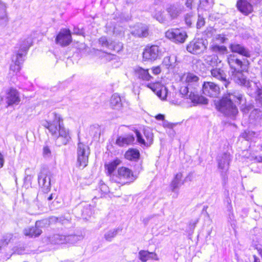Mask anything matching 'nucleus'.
<instances>
[{
  "label": "nucleus",
  "instance_id": "f257e3e1",
  "mask_svg": "<svg viewBox=\"0 0 262 262\" xmlns=\"http://www.w3.org/2000/svg\"><path fill=\"white\" fill-rule=\"evenodd\" d=\"M51 119L42 121L41 125L49 130L57 146L66 145L72 138L69 128L64 126L62 116L58 113H51Z\"/></svg>",
  "mask_w": 262,
  "mask_h": 262
},
{
  "label": "nucleus",
  "instance_id": "f03ea898",
  "mask_svg": "<svg viewBox=\"0 0 262 262\" xmlns=\"http://www.w3.org/2000/svg\"><path fill=\"white\" fill-rule=\"evenodd\" d=\"M231 76L235 82L245 85L247 77L245 73H248L250 62L247 59H241L234 54H229L226 58Z\"/></svg>",
  "mask_w": 262,
  "mask_h": 262
},
{
  "label": "nucleus",
  "instance_id": "7ed1b4c3",
  "mask_svg": "<svg viewBox=\"0 0 262 262\" xmlns=\"http://www.w3.org/2000/svg\"><path fill=\"white\" fill-rule=\"evenodd\" d=\"M242 96L235 93H227L214 102L216 109L226 116H235L238 113L235 104H240Z\"/></svg>",
  "mask_w": 262,
  "mask_h": 262
},
{
  "label": "nucleus",
  "instance_id": "20e7f679",
  "mask_svg": "<svg viewBox=\"0 0 262 262\" xmlns=\"http://www.w3.org/2000/svg\"><path fill=\"white\" fill-rule=\"evenodd\" d=\"M115 149L113 143H110L107 146V150L104 154L103 161L104 162V167L106 175L110 178V180L114 182L115 177Z\"/></svg>",
  "mask_w": 262,
  "mask_h": 262
},
{
  "label": "nucleus",
  "instance_id": "39448f33",
  "mask_svg": "<svg viewBox=\"0 0 262 262\" xmlns=\"http://www.w3.org/2000/svg\"><path fill=\"white\" fill-rule=\"evenodd\" d=\"M210 51L212 54L206 55L204 57V61L210 66H215L222 63V60L220 59L217 55H225L228 53L227 47L224 45H219L213 44L209 47Z\"/></svg>",
  "mask_w": 262,
  "mask_h": 262
},
{
  "label": "nucleus",
  "instance_id": "423d86ee",
  "mask_svg": "<svg viewBox=\"0 0 262 262\" xmlns=\"http://www.w3.org/2000/svg\"><path fill=\"white\" fill-rule=\"evenodd\" d=\"M98 43L103 48L99 50L102 53L100 57L109 61L115 58V54L112 53L115 51L114 41L105 36H102L98 39Z\"/></svg>",
  "mask_w": 262,
  "mask_h": 262
},
{
  "label": "nucleus",
  "instance_id": "0eeeda50",
  "mask_svg": "<svg viewBox=\"0 0 262 262\" xmlns=\"http://www.w3.org/2000/svg\"><path fill=\"white\" fill-rule=\"evenodd\" d=\"M182 79H184V82L186 84V86H182L180 89V93L184 97L187 98L189 90L200 88V78L193 73L188 72L184 74Z\"/></svg>",
  "mask_w": 262,
  "mask_h": 262
},
{
  "label": "nucleus",
  "instance_id": "6e6552de",
  "mask_svg": "<svg viewBox=\"0 0 262 262\" xmlns=\"http://www.w3.org/2000/svg\"><path fill=\"white\" fill-rule=\"evenodd\" d=\"M90 155L89 146L81 142L77 144L76 167L83 169L87 166Z\"/></svg>",
  "mask_w": 262,
  "mask_h": 262
},
{
  "label": "nucleus",
  "instance_id": "1a4fd4ad",
  "mask_svg": "<svg viewBox=\"0 0 262 262\" xmlns=\"http://www.w3.org/2000/svg\"><path fill=\"white\" fill-rule=\"evenodd\" d=\"M165 36L173 42L178 44L183 43L188 38L186 31L182 27L168 29L165 32Z\"/></svg>",
  "mask_w": 262,
  "mask_h": 262
},
{
  "label": "nucleus",
  "instance_id": "9d476101",
  "mask_svg": "<svg viewBox=\"0 0 262 262\" xmlns=\"http://www.w3.org/2000/svg\"><path fill=\"white\" fill-rule=\"evenodd\" d=\"M116 177V182L122 185L132 182L136 179L132 170L124 166L118 169Z\"/></svg>",
  "mask_w": 262,
  "mask_h": 262
},
{
  "label": "nucleus",
  "instance_id": "9b49d317",
  "mask_svg": "<svg viewBox=\"0 0 262 262\" xmlns=\"http://www.w3.org/2000/svg\"><path fill=\"white\" fill-rule=\"evenodd\" d=\"M72 31L68 28H62L57 33L55 38L56 45L61 47H66L72 42Z\"/></svg>",
  "mask_w": 262,
  "mask_h": 262
},
{
  "label": "nucleus",
  "instance_id": "f8f14e48",
  "mask_svg": "<svg viewBox=\"0 0 262 262\" xmlns=\"http://www.w3.org/2000/svg\"><path fill=\"white\" fill-rule=\"evenodd\" d=\"M161 53L160 47L156 45H147L143 49L142 58L143 61H153L158 59Z\"/></svg>",
  "mask_w": 262,
  "mask_h": 262
},
{
  "label": "nucleus",
  "instance_id": "ddd939ff",
  "mask_svg": "<svg viewBox=\"0 0 262 262\" xmlns=\"http://www.w3.org/2000/svg\"><path fill=\"white\" fill-rule=\"evenodd\" d=\"M77 217L88 220L93 213L92 206L85 202L77 204L73 209Z\"/></svg>",
  "mask_w": 262,
  "mask_h": 262
},
{
  "label": "nucleus",
  "instance_id": "4468645a",
  "mask_svg": "<svg viewBox=\"0 0 262 262\" xmlns=\"http://www.w3.org/2000/svg\"><path fill=\"white\" fill-rule=\"evenodd\" d=\"M135 133L137 140L141 146L148 147L153 144L154 134L149 128H144L143 135L137 129L135 130Z\"/></svg>",
  "mask_w": 262,
  "mask_h": 262
},
{
  "label": "nucleus",
  "instance_id": "2eb2a0df",
  "mask_svg": "<svg viewBox=\"0 0 262 262\" xmlns=\"http://www.w3.org/2000/svg\"><path fill=\"white\" fill-rule=\"evenodd\" d=\"M21 99L19 91L13 87L9 88L6 92V107L13 108L19 104Z\"/></svg>",
  "mask_w": 262,
  "mask_h": 262
},
{
  "label": "nucleus",
  "instance_id": "dca6fc26",
  "mask_svg": "<svg viewBox=\"0 0 262 262\" xmlns=\"http://www.w3.org/2000/svg\"><path fill=\"white\" fill-rule=\"evenodd\" d=\"M202 91L206 96L216 98L220 94V88L213 82L204 81L202 84Z\"/></svg>",
  "mask_w": 262,
  "mask_h": 262
},
{
  "label": "nucleus",
  "instance_id": "f3484780",
  "mask_svg": "<svg viewBox=\"0 0 262 262\" xmlns=\"http://www.w3.org/2000/svg\"><path fill=\"white\" fill-rule=\"evenodd\" d=\"M146 86L150 89L156 95L162 100H164L167 97V90L164 84L160 81L148 83Z\"/></svg>",
  "mask_w": 262,
  "mask_h": 262
},
{
  "label": "nucleus",
  "instance_id": "a211bd4d",
  "mask_svg": "<svg viewBox=\"0 0 262 262\" xmlns=\"http://www.w3.org/2000/svg\"><path fill=\"white\" fill-rule=\"evenodd\" d=\"M134 74L138 81L142 84H146L152 78L148 69L138 67L134 70Z\"/></svg>",
  "mask_w": 262,
  "mask_h": 262
},
{
  "label": "nucleus",
  "instance_id": "6ab92c4d",
  "mask_svg": "<svg viewBox=\"0 0 262 262\" xmlns=\"http://www.w3.org/2000/svg\"><path fill=\"white\" fill-rule=\"evenodd\" d=\"M235 6L237 10L245 16H248L254 11L253 6L248 0H237Z\"/></svg>",
  "mask_w": 262,
  "mask_h": 262
},
{
  "label": "nucleus",
  "instance_id": "aec40b11",
  "mask_svg": "<svg viewBox=\"0 0 262 262\" xmlns=\"http://www.w3.org/2000/svg\"><path fill=\"white\" fill-rule=\"evenodd\" d=\"M53 176H54L53 173L49 170L46 165H43L41 167L37 176L38 185L41 189L46 187L45 183L47 182L49 177H52Z\"/></svg>",
  "mask_w": 262,
  "mask_h": 262
},
{
  "label": "nucleus",
  "instance_id": "412c9836",
  "mask_svg": "<svg viewBox=\"0 0 262 262\" xmlns=\"http://www.w3.org/2000/svg\"><path fill=\"white\" fill-rule=\"evenodd\" d=\"M43 225V221H37L36 222L34 226L25 228L24 230V233L26 236L29 237H38L42 232L40 227Z\"/></svg>",
  "mask_w": 262,
  "mask_h": 262
},
{
  "label": "nucleus",
  "instance_id": "4be33fe9",
  "mask_svg": "<svg viewBox=\"0 0 262 262\" xmlns=\"http://www.w3.org/2000/svg\"><path fill=\"white\" fill-rule=\"evenodd\" d=\"M24 56L25 55L23 53L19 51L16 52V56H13L12 57V61L13 63L11 64L10 66V70L11 71H12L16 74L20 72L21 69V65L25 60L24 59Z\"/></svg>",
  "mask_w": 262,
  "mask_h": 262
},
{
  "label": "nucleus",
  "instance_id": "5701e85b",
  "mask_svg": "<svg viewBox=\"0 0 262 262\" xmlns=\"http://www.w3.org/2000/svg\"><path fill=\"white\" fill-rule=\"evenodd\" d=\"M229 48L232 53L238 54L246 58H250L251 54L250 51L243 45L237 43H232Z\"/></svg>",
  "mask_w": 262,
  "mask_h": 262
},
{
  "label": "nucleus",
  "instance_id": "b1692460",
  "mask_svg": "<svg viewBox=\"0 0 262 262\" xmlns=\"http://www.w3.org/2000/svg\"><path fill=\"white\" fill-rule=\"evenodd\" d=\"M198 89L189 90L188 98L194 105L207 104L208 103V99L203 96L199 95L198 93Z\"/></svg>",
  "mask_w": 262,
  "mask_h": 262
},
{
  "label": "nucleus",
  "instance_id": "393cba45",
  "mask_svg": "<svg viewBox=\"0 0 262 262\" xmlns=\"http://www.w3.org/2000/svg\"><path fill=\"white\" fill-rule=\"evenodd\" d=\"M132 34L139 38H146L150 34L149 28L145 24H140L134 28Z\"/></svg>",
  "mask_w": 262,
  "mask_h": 262
},
{
  "label": "nucleus",
  "instance_id": "a878e982",
  "mask_svg": "<svg viewBox=\"0 0 262 262\" xmlns=\"http://www.w3.org/2000/svg\"><path fill=\"white\" fill-rule=\"evenodd\" d=\"M211 76L220 81L225 82V86L227 88L229 82L226 78V75L224 71L221 68H213L210 70Z\"/></svg>",
  "mask_w": 262,
  "mask_h": 262
},
{
  "label": "nucleus",
  "instance_id": "bb28decb",
  "mask_svg": "<svg viewBox=\"0 0 262 262\" xmlns=\"http://www.w3.org/2000/svg\"><path fill=\"white\" fill-rule=\"evenodd\" d=\"M203 45L199 39L193 40L189 42L186 49L188 52L193 54H198L203 51Z\"/></svg>",
  "mask_w": 262,
  "mask_h": 262
},
{
  "label": "nucleus",
  "instance_id": "cd10ccee",
  "mask_svg": "<svg viewBox=\"0 0 262 262\" xmlns=\"http://www.w3.org/2000/svg\"><path fill=\"white\" fill-rule=\"evenodd\" d=\"M139 258L142 262H146L150 259L159 260L157 254L154 252H149L142 250L139 252Z\"/></svg>",
  "mask_w": 262,
  "mask_h": 262
},
{
  "label": "nucleus",
  "instance_id": "c85d7f7f",
  "mask_svg": "<svg viewBox=\"0 0 262 262\" xmlns=\"http://www.w3.org/2000/svg\"><path fill=\"white\" fill-rule=\"evenodd\" d=\"M135 141L133 135H127L125 136H119L116 140V143L118 145L123 146L133 144Z\"/></svg>",
  "mask_w": 262,
  "mask_h": 262
},
{
  "label": "nucleus",
  "instance_id": "c756f323",
  "mask_svg": "<svg viewBox=\"0 0 262 262\" xmlns=\"http://www.w3.org/2000/svg\"><path fill=\"white\" fill-rule=\"evenodd\" d=\"M6 4L0 0V26L4 27L8 21Z\"/></svg>",
  "mask_w": 262,
  "mask_h": 262
},
{
  "label": "nucleus",
  "instance_id": "7c9ffc66",
  "mask_svg": "<svg viewBox=\"0 0 262 262\" xmlns=\"http://www.w3.org/2000/svg\"><path fill=\"white\" fill-rule=\"evenodd\" d=\"M125 158L130 161H137L140 156L138 149L136 148H129L124 154Z\"/></svg>",
  "mask_w": 262,
  "mask_h": 262
},
{
  "label": "nucleus",
  "instance_id": "2f4dec72",
  "mask_svg": "<svg viewBox=\"0 0 262 262\" xmlns=\"http://www.w3.org/2000/svg\"><path fill=\"white\" fill-rule=\"evenodd\" d=\"M49 242L52 244L59 245L66 243V235L60 234H55L49 238Z\"/></svg>",
  "mask_w": 262,
  "mask_h": 262
},
{
  "label": "nucleus",
  "instance_id": "473e14b6",
  "mask_svg": "<svg viewBox=\"0 0 262 262\" xmlns=\"http://www.w3.org/2000/svg\"><path fill=\"white\" fill-rule=\"evenodd\" d=\"M90 135L94 140L99 139L101 135V129L98 124L91 125L90 128Z\"/></svg>",
  "mask_w": 262,
  "mask_h": 262
},
{
  "label": "nucleus",
  "instance_id": "72a5a7b5",
  "mask_svg": "<svg viewBox=\"0 0 262 262\" xmlns=\"http://www.w3.org/2000/svg\"><path fill=\"white\" fill-rule=\"evenodd\" d=\"M49 224L50 225L59 223L61 225H63L66 223H68L69 220L65 218L63 216H61L59 217H56L55 216H52L49 219Z\"/></svg>",
  "mask_w": 262,
  "mask_h": 262
},
{
  "label": "nucleus",
  "instance_id": "f704fd0d",
  "mask_svg": "<svg viewBox=\"0 0 262 262\" xmlns=\"http://www.w3.org/2000/svg\"><path fill=\"white\" fill-rule=\"evenodd\" d=\"M32 45V41L31 38L25 39L21 41L19 45V52L26 53L29 48Z\"/></svg>",
  "mask_w": 262,
  "mask_h": 262
},
{
  "label": "nucleus",
  "instance_id": "c9c22d12",
  "mask_svg": "<svg viewBox=\"0 0 262 262\" xmlns=\"http://www.w3.org/2000/svg\"><path fill=\"white\" fill-rule=\"evenodd\" d=\"M82 235H77L75 234H69L66 235V243L70 244H74L78 241L82 239Z\"/></svg>",
  "mask_w": 262,
  "mask_h": 262
},
{
  "label": "nucleus",
  "instance_id": "e433bc0d",
  "mask_svg": "<svg viewBox=\"0 0 262 262\" xmlns=\"http://www.w3.org/2000/svg\"><path fill=\"white\" fill-rule=\"evenodd\" d=\"M99 188L102 194L108 195L110 198L114 196L113 192H111L109 187L101 180L99 183Z\"/></svg>",
  "mask_w": 262,
  "mask_h": 262
},
{
  "label": "nucleus",
  "instance_id": "4c0bfd02",
  "mask_svg": "<svg viewBox=\"0 0 262 262\" xmlns=\"http://www.w3.org/2000/svg\"><path fill=\"white\" fill-rule=\"evenodd\" d=\"M55 182V180H54V176L52 177H49L47 182L45 183V186H46V187L45 188H42L41 191L45 193H48L51 190L52 184L54 183Z\"/></svg>",
  "mask_w": 262,
  "mask_h": 262
},
{
  "label": "nucleus",
  "instance_id": "58836bf2",
  "mask_svg": "<svg viewBox=\"0 0 262 262\" xmlns=\"http://www.w3.org/2000/svg\"><path fill=\"white\" fill-rule=\"evenodd\" d=\"M42 156L46 159H50L52 157V151L50 147L47 145H44L42 148Z\"/></svg>",
  "mask_w": 262,
  "mask_h": 262
},
{
  "label": "nucleus",
  "instance_id": "ea45409f",
  "mask_svg": "<svg viewBox=\"0 0 262 262\" xmlns=\"http://www.w3.org/2000/svg\"><path fill=\"white\" fill-rule=\"evenodd\" d=\"M30 169L29 168H27L25 170V177L24 179V185L26 187L27 186V187H29V186H31L32 184V181L33 178V176L31 174H27V171L29 170Z\"/></svg>",
  "mask_w": 262,
  "mask_h": 262
},
{
  "label": "nucleus",
  "instance_id": "a19ab883",
  "mask_svg": "<svg viewBox=\"0 0 262 262\" xmlns=\"http://www.w3.org/2000/svg\"><path fill=\"white\" fill-rule=\"evenodd\" d=\"M85 29L82 27L79 28L77 26H74L73 29V31H72V35H81L83 37L85 36Z\"/></svg>",
  "mask_w": 262,
  "mask_h": 262
},
{
  "label": "nucleus",
  "instance_id": "79ce46f5",
  "mask_svg": "<svg viewBox=\"0 0 262 262\" xmlns=\"http://www.w3.org/2000/svg\"><path fill=\"white\" fill-rule=\"evenodd\" d=\"M115 236V228L111 229L109 230H107L105 232L104 237L108 242H111L113 240Z\"/></svg>",
  "mask_w": 262,
  "mask_h": 262
},
{
  "label": "nucleus",
  "instance_id": "37998d69",
  "mask_svg": "<svg viewBox=\"0 0 262 262\" xmlns=\"http://www.w3.org/2000/svg\"><path fill=\"white\" fill-rule=\"evenodd\" d=\"M10 241V238L8 236H3V238L0 240V251L5 250V248L7 247Z\"/></svg>",
  "mask_w": 262,
  "mask_h": 262
},
{
  "label": "nucleus",
  "instance_id": "c03bdc74",
  "mask_svg": "<svg viewBox=\"0 0 262 262\" xmlns=\"http://www.w3.org/2000/svg\"><path fill=\"white\" fill-rule=\"evenodd\" d=\"M106 32L108 34H115V25L111 21L107 22L105 25Z\"/></svg>",
  "mask_w": 262,
  "mask_h": 262
},
{
  "label": "nucleus",
  "instance_id": "a18cd8bd",
  "mask_svg": "<svg viewBox=\"0 0 262 262\" xmlns=\"http://www.w3.org/2000/svg\"><path fill=\"white\" fill-rule=\"evenodd\" d=\"M255 132L246 130L243 133V137L247 141L251 140L255 136Z\"/></svg>",
  "mask_w": 262,
  "mask_h": 262
},
{
  "label": "nucleus",
  "instance_id": "49530a36",
  "mask_svg": "<svg viewBox=\"0 0 262 262\" xmlns=\"http://www.w3.org/2000/svg\"><path fill=\"white\" fill-rule=\"evenodd\" d=\"M167 11L169 14L172 17H176L178 15V12L176 8L173 6H170L167 9Z\"/></svg>",
  "mask_w": 262,
  "mask_h": 262
},
{
  "label": "nucleus",
  "instance_id": "de8ad7c7",
  "mask_svg": "<svg viewBox=\"0 0 262 262\" xmlns=\"http://www.w3.org/2000/svg\"><path fill=\"white\" fill-rule=\"evenodd\" d=\"M162 65L166 69L170 68L172 66V63L170 62V57L169 56L165 57L162 62Z\"/></svg>",
  "mask_w": 262,
  "mask_h": 262
},
{
  "label": "nucleus",
  "instance_id": "09e8293b",
  "mask_svg": "<svg viewBox=\"0 0 262 262\" xmlns=\"http://www.w3.org/2000/svg\"><path fill=\"white\" fill-rule=\"evenodd\" d=\"M214 39L216 41H219L220 43H224L227 40V38L226 37V35L224 34H217Z\"/></svg>",
  "mask_w": 262,
  "mask_h": 262
},
{
  "label": "nucleus",
  "instance_id": "8fccbe9b",
  "mask_svg": "<svg viewBox=\"0 0 262 262\" xmlns=\"http://www.w3.org/2000/svg\"><path fill=\"white\" fill-rule=\"evenodd\" d=\"M13 251L15 253L17 254H23L25 253V248L23 246H16L13 248Z\"/></svg>",
  "mask_w": 262,
  "mask_h": 262
},
{
  "label": "nucleus",
  "instance_id": "3c124183",
  "mask_svg": "<svg viewBox=\"0 0 262 262\" xmlns=\"http://www.w3.org/2000/svg\"><path fill=\"white\" fill-rule=\"evenodd\" d=\"M208 4V0H199V8L205 9Z\"/></svg>",
  "mask_w": 262,
  "mask_h": 262
},
{
  "label": "nucleus",
  "instance_id": "603ef678",
  "mask_svg": "<svg viewBox=\"0 0 262 262\" xmlns=\"http://www.w3.org/2000/svg\"><path fill=\"white\" fill-rule=\"evenodd\" d=\"M180 184H179L178 182L172 180L170 185L171 191H174L175 190L179 187Z\"/></svg>",
  "mask_w": 262,
  "mask_h": 262
},
{
  "label": "nucleus",
  "instance_id": "864d4df0",
  "mask_svg": "<svg viewBox=\"0 0 262 262\" xmlns=\"http://www.w3.org/2000/svg\"><path fill=\"white\" fill-rule=\"evenodd\" d=\"M151 70L154 75H158L161 72V69L160 66L152 67L151 68Z\"/></svg>",
  "mask_w": 262,
  "mask_h": 262
},
{
  "label": "nucleus",
  "instance_id": "5fc2aeb1",
  "mask_svg": "<svg viewBox=\"0 0 262 262\" xmlns=\"http://www.w3.org/2000/svg\"><path fill=\"white\" fill-rule=\"evenodd\" d=\"M205 24V19L203 17L199 18L196 23V27L198 28H200Z\"/></svg>",
  "mask_w": 262,
  "mask_h": 262
},
{
  "label": "nucleus",
  "instance_id": "6e6d98bb",
  "mask_svg": "<svg viewBox=\"0 0 262 262\" xmlns=\"http://www.w3.org/2000/svg\"><path fill=\"white\" fill-rule=\"evenodd\" d=\"M182 177L183 173L182 172H178L176 174L173 180L180 184L181 181H182Z\"/></svg>",
  "mask_w": 262,
  "mask_h": 262
},
{
  "label": "nucleus",
  "instance_id": "4d7b16f0",
  "mask_svg": "<svg viewBox=\"0 0 262 262\" xmlns=\"http://www.w3.org/2000/svg\"><path fill=\"white\" fill-rule=\"evenodd\" d=\"M194 3V0H186L185 5L187 8L191 9Z\"/></svg>",
  "mask_w": 262,
  "mask_h": 262
},
{
  "label": "nucleus",
  "instance_id": "13d9d810",
  "mask_svg": "<svg viewBox=\"0 0 262 262\" xmlns=\"http://www.w3.org/2000/svg\"><path fill=\"white\" fill-rule=\"evenodd\" d=\"M185 20L186 24L188 26H191V25L192 24V20H191V16L190 15L186 16L185 17Z\"/></svg>",
  "mask_w": 262,
  "mask_h": 262
},
{
  "label": "nucleus",
  "instance_id": "bf43d9fd",
  "mask_svg": "<svg viewBox=\"0 0 262 262\" xmlns=\"http://www.w3.org/2000/svg\"><path fill=\"white\" fill-rule=\"evenodd\" d=\"M5 163V158L4 155L0 152V169L2 168Z\"/></svg>",
  "mask_w": 262,
  "mask_h": 262
},
{
  "label": "nucleus",
  "instance_id": "052dcab7",
  "mask_svg": "<svg viewBox=\"0 0 262 262\" xmlns=\"http://www.w3.org/2000/svg\"><path fill=\"white\" fill-rule=\"evenodd\" d=\"M123 45L121 43H118L116 45V51L117 52H120L123 49Z\"/></svg>",
  "mask_w": 262,
  "mask_h": 262
},
{
  "label": "nucleus",
  "instance_id": "680f3d73",
  "mask_svg": "<svg viewBox=\"0 0 262 262\" xmlns=\"http://www.w3.org/2000/svg\"><path fill=\"white\" fill-rule=\"evenodd\" d=\"M155 118L158 120L163 121L165 119V116L164 115L161 114H159L155 116Z\"/></svg>",
  "mask_w": 262,
  "mask_h": 262
},
{
  "label": "nucleus",
  "instance_id": "e2e57ef3",
  "mask_svg": "<svg viewBox=\"0 0 262 262\" xmlns=\"http://www.w3.org/2000/svg\"><path fill=\"white\" fill-rule=\"evenodd\" d=\"M116 105H119V106H121L122 105V102H121V98L120 96H116Z\"/></svg>",
  "mask_w": 262,
  "mask_h": 262
},
{
  "label": "nucleus",
  "instance_id": "0e129e2a",
  "mask_svg": "<svg viewBox=\"0 0 262 262\" xmlns=\"http://www.w3.org/2000/svg\"><path fill=\"white\" fill-rule=\"evenodd\" d=\"M254 159L257 163H262V155L256 156L254 158Z\"/></svg>",
  "mask_w": 262,
  "mask_h": 262
},
{
  "label": "nucleus",
  "instance_id": "69168bd1",
  "mask_svg": "<svg viewBox=\"0 0 262 262\" xmlns=\"http://www.w3.org/2000/svg\"><path fill=\"white\" fill-rule=\"evenodd\" d=\"M258 99L262 102V88L259 89L257 91Z\"/></svg>",
  "mask_w": 262,
  "mask_h": 262
},
{
  "label": "nucleus",
  "instance_id": "338daca9",
  "mask_svg": "<svg viewBox=\"0 0 262 262\" xmlns=\"http://www.w3.org/2000/svg\"><path fill=\"white\" fill-rule=\"evenodd\" d=\"M115 100V97H114V94H113L112 95L111 98V106L113 109H114L115 104H113V101Z\"/></svg>",
  "mask_w": 262,
  "mask_h": 262
},
{
  "label": "nucleus",
  "instance_id": "774afa93",
  "mask_svg": "<svg viewBox=\"0 0 262 262\" xmlns=\"http://www.w3.org/2000/svg\"><path fill=\"white\" fill-rule=\"evenodd\" d=\"M219 168L220 169H224V163L220 161L219 162L218 164Z\"/></svg>",
  "mask_w": 262,
  "mask_h": 262
}]
</instances>
